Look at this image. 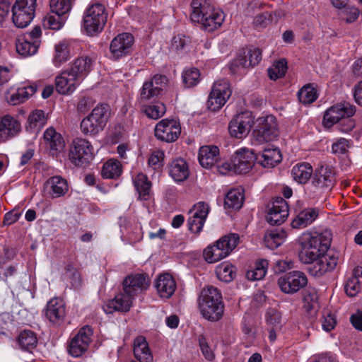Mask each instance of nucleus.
Returning <instances> with one entry per match:
<instances>
[{
  "instance_id": "nucleus-1",
  "label": "nucleus",
  "mask_w": 362,
  "mask_h": 362,
  "mask_svg": "<svg viewBox=\"0 0 362 362\" xmlns=\"http://www.w3.org/2000/svg\"><path fill=\"white\" fill-rule=\"evenodd\" d=\"M332 240V233L325 230L322 233H304L300 239L299 259L304 264H311L310 274L315 276L333 270L338 262L332 252H327Z\"/></svg>"
},
{
  "instance_id": "nucleus-2",
  "label": "nucleus",
  "mask_w": 362,
  "mask_h": 362,
  "mask_svg": "<svg viewBox=\"0 0 362 362\" xmlns=\"http://www.w3.org/2000/svg\"><path fill=\"white\" fill-rule=\"evenodd\" d=\"M198 303L200 313L205 319L216 322L222 317L224 305L217 288L213 286L204 287L199 294Z\"/></svg>"
},
{
  "instance_id": "nucleus-3",
  "label": "nucleus",
  "mask_w": 362,
  "mask_h": 362,
  "mask_svg": "<svg viewBox=\"0 0 362 362\" xmlns=\"http://www.w3.org/2000/svg\"><path fill=\"white\" fill-rule=\"evenodd\" d=\"M110 108L107 104H99L81 122L80 129L83 134L95 136L103 131L110 117Z\"/></svg>"
},
{
  "instance_id": "nucleus-4",
  "label": "nucleus",
  "mask_w": 362,
  "mask_h": 362,
  "mask_svg": "<svg viewBox=\"0 0 362 362\" xmlns=\"http://www.w3.org/2000/svg\"><path fill=\"white\" fill-rule=\"evenodd\" d=\"M239 240L240 236L237 233L223 236L204 250V259L209 263H215L224 259L237 247Z\"/></svg>"
},
{
  "instance_id": "nucleus-5",
  "label": "nucleus",
  "mask_w": 362,
  "mask_h": 362,
  "mask_svg": "<svg viewBox=\"0 0 362 362\" xmlns=\"http://www.w3.org/2000/svg\"><path fill=\"white\" fill-rule=\"evenodd\" d=\"M107 13L105 5L92 1L83 15V27L88 35L100 33L107 22Z\"/></svg>"
},
{
  "instance_id": "nucleus-6",
  "label": "nucleus",
  "mask_w": 362,
  "mask_h": 362,
  "mask_svg": "<svg viewBox=\"0 0 362 362\" xmlns=\"http://www.w3.org/2000/svg\"><path fill=\"white\" fill-rule=\"evenodd\" d=\"M37 0H16L12 6V21L20 28L28 26L33 21Z\"/></svg>"
},
{
  "instance_id": "nucleus-7",
  "label": "nucleus",
  "mask_w": 362,
  "mask_h": 362,
  "mask_svg": "<svg viewBox=\"0 0 362 362\" xmlns=\"http://www.w3.org/2000/svg\"><path fill=\"white\" fill-rule=\"evenodd\" d=\"M256 159H257V157L251 150L246 148L239 149L235 152L233 158V165L223 163L219 168V172L222 174H226L233 169L236 173H245L252 168Z\"/></svg>"
},
{
  "instance_id": "nucleus-8",
  "label": "nucleus",
  "mask_w": 362,
  "mask_h": 362,
  "mask_svg": "<svg viewBox=\"0 0 362 362\" xmlns=\"http://www.w3.org/2000/svg\"><path fill=\"white\" fill-rule=\"evenodd\" d=\"M93 156V147L90 141L82 138H76L73 140L69 158L76 166H81L89 163Z\"/></svg>"
},
{
  "instance_id": "nucleus-9",
  "label": "nucleus",
  "mask_w": 362,
  "mask_h": 362,
  "mask_svg": "<svg viewBox=\"0 0 362 362\" xmlns=\"http://www.w3.org/2000/svg\"><path fill=\"white\" fill-rule=\"evenodd\" d=\"M232 90L230 85L225 79L216 81L209 93L207 106L211 111L220 110L230 97Z\"/></svg>"
},
{
  "instance_id": "nucleus-10",
  "label": "nucleus",
  "mask_w": 362,
  "mask_h": 362,
  "mask_svg": "<svg viewBox=\"0 0 362 362\" xmlns=\"http://www.w3.org/2000/svg\"><path fill=\"white\" fill-rule=\"evenodd\" d=\"M253 135L255 140L259 143L270 141L276 139L279 136L276 117L271 115L259 117Z\"/></svg>"
},
{
  "instance_id": "nucleus-11",
  "label": "nucleus",
  "mask_w": 362,
  "mask_h": 362,
  "mask_svg": "<svg viewBox=\"0 0 362 362\" xmlns=\"http://www.w3.org/2000/svg\"><path fill=\"white\" fill-rule=\"evenodd\" d=\"M93 329L86 325L81 328L68 343V353L73 357L82 356L88 349L91 342Z\"/></svg>"
},
{
  "instance_id": "nucleus-12",
  "label": "nucleus",
  "mask_w": 362,
  "mask_h": 362,
  "mask_svg": "<svg viewBox=\"0 0 362 362\" xmlns=\"http://www.w3.org/2000/svg\"><path fill=\"white\" fill-rule=\"evenodd\" d=\"M356 112V107L349 102L335 104L328 108L324 115L323 124L331 127L340 120L351 117Z\"/></svg>"
},
{
  "instance_id": "nucleus-13",
  "label": "nucleus",
  "mask_w": 362,
  "mask_h": 362,
  "mask_svg": "<svg viewBox=\"0 0 362 362\" xmlns=\"http://www.w3.org/2000/svg\"><path fill=\"white\" fill-rule=\"evenodd\" d=\"M308 284L306 275L300 271H292L281 275L278 279L281 291L286 294H293Z\"/></svg>"
},
{
  "instance_id": "nucleus-14",
  "label": "nucleus",
  "mask_w": 362,
  "mask_h": 362,
  "mask_svg": "<svg viewBox=\"0 0 362 362\" xmlns=\"http://www.w3.org/2000/svg\"><path fill=\"white\" fill-rule=\"evenodd\" d=\"M180 134V124L175 119H163L156 124L154 129L156 138L166 143L175 141Z\"/></svg>"
},
{
  "instance_id": "nucleus-15",
  "label": "nucleus",
  "mask_w": 362,
  "mask_h": 362,
  "mask_svg": "<svg viewBox=\"0 0 362 362\" xmlns=\"http://www.w3.org/2000/svg\"><path fill=\"white\" fill-rule=\"evenodd\" d=\"M254 124V117L249 111L236 115L229 122L228 131L232 137L242 139L250 132Z\"/></svg>"
},
{
  "instance_id": "nucleus-16",
  "label": "nucleus",
  "mask_w": 362,
  "mask_h": 362,
  "mask_svg": "<svg viewBox=\"0 0 362 362\" xmlns=\"http://www.w3.org/2000/svg\"><path fill=\"white\" fill-rule=\"evenodd\" d=\"M134 43V36L129 33H122L115 36L110 45L111 57L119 59L129 54Z\"/></svg>"
},
{
  "instance_id": "nucleus-17",
  "label": "nucleus",
  "mask_w": 362,
  "mask_h": 362,
  "mask_svg": "<svg viewBox=\"0 0 362 362\" xmlns=\"http://www.w3.org/2000/svg\"><path fill=\"white\" fill-rule=\"evenodd\" d=\"M210 211L208 203L199 202L195 204L189 211V216L187 220L189 229L194 233H199L202 230L207 216Z\"/></svg>"
},
{
  "instance_id": "nucleus-18",
  "label": "nucleus",
  "mask_w": 362,
  "mask_h": 362,
  "mask_svg": "<svg viewBox=\"0 0 362 362\" xmlns=\"http://www.w3.org/2000/svg\"><path fill=\"white\" fill-rule=\"evenodd\" d=\"M81 80L68 69L63 70L55 78L57 91L62 95H71L77 89Z\"/></svg>"
},
{
  "instance_id": "nucleus-19",
  "label": "nucleus",
  "mask_w": 362,
  "mask_h": 362,
  "mask_svg": "<svg viewBox=\"0 0 362 362\" xmlns=\"http://www.w3.org/2000/svg\"><path fill=\"white\" fill-rule=\"evenodd\" d=\"M37 87L35 85H27L16 87L11 86L4 93L5 100L11 105L24 103L35 94Z\"/></svg>"
},
{
  "instance_id": "nucleus-20",
  "label": "nucleus",
  "mask_w": 362,
  "mask_h": 362,
  "mask_svg": "<svg viewBox=\"0 0 362 362\" xmlns=\"http://www.w3.org/2000/svg\"><path fill=\"white\" fill-rule=\"evenodd\" d=\"M335 172L332 167L324 165L317 168L313 177L312 183L317 189H331L335 182Z\"/></svg>"
},
{
  "instance_id": "nucleus-21",
  "label": "nucleus",
  "mask_w": 362,
  "mask_h": 362,
  "mask_svg": "<svg viewBox=\"0 0 362 362\" xmlns=\"http://www.w3.org/2000/svg\"><path fill=\"white\" fill-rule=\"evenodd\" d=\"M68 192L69 185L67 180L59 175L49 177L43 186L45 195L51 199L62 197Z\"/></svg>"
},
{
  "instance_id": "nucleus-22",
  "label": "nucleus",
  "mask_w": 362,
  "mask_h": 362,
  "mask_svg": "<svg viewBox=\"0 0 362 362\" xmlns=\"http://www.w3.org/2000/svg\"><path fill=\"white\" fill-rule=\"evenodd\" d=\"M288 216V206L282 198H276L269 209L266 219L272 226L283 223Z\"/></svg>"
},
{
  "instance_id": "nucleus-23",
  "label": "nucleus",
  "mask_w": 362,
  "mask_h": 362,
  "mask_svg": "<svg viewBox=\"0 0 362 362\" xmlns=\"http://www.w3.org/2000/svg\"><path fill=\"white\" fill-rule=\"evenodd\" d=\"M47 320L53 325H60L66 315L65 304L62 299L53 298L49 300L44 310Z\"/></svg>"
},
{
  "instance_id": "nucleus-24",
  "label": "nucleus",
  "mask_w": 362,
  "mask_h": 362,
  "mask_svg": "<svg viewBox=\"0 0 362 362\" xmlns=\"http://www.w3.org/2000/svg\"><path fill=\"white\" fill-rule=\"evenodd\" d=\"M150 285L149 279L144 274H134L127 276L123 281V291L133 297L146 290Z\"/></svg>"
},
{
  "instance_id": "nucleus-25",
  "label": "nucleus",
  "mask_w": 362,
  "mask_h": 362,
  "mask_svg": "<svg viewBox=\"0 0 362 362\" xmlns=\"http://www.w3.org/2000/svg\"><path fill=\"white\" fill-rule=\"evenodd\" d=\"M95 59L88 55L78 56L69 64L68 69L81 81L91 71Z\"/></svg>"
},
{
  "instance_id": "nucleus-26",
  "label": "nucleus",
  "mask_w": 362,
  "mask_h": 362,
  "mask_svg": "<svg viewBox=\"0 0 362 362\" xmlns=\"http://www.w3.org/2000/svg\"><path fill=\"white\" fill-rule=\"evenodd\" d=\"M168 79L165 76L155 75L149 81L145 82L141 89V98L149 100L160 94L165 87Z\"/></svg>"
},
{
  "instance_id": "nucleus-27",
  "label": "nucleus",
  "mask_w": 362,
  "mask_h": 362,
  "mask_svg": "<svg viewBox=\"0 0 362 362\" xmlns=\"http://www.w3.org/2000/svg\"><path fill=\"white\" fill-rule=\"evenodd\" d=\"M71 57V47L69 41L63 40L54 44L51 62L55 68H60L69 62Z\"/></svg>"
},
{
  "instance_id": "nucleus-28",
  "label": "nucleus",
  "mask_w": 362,
  "mask_h": 362,
  "mask_svg": "<svg viewBox=\"0 0 362 362\" xmlns=\"http://www.w3.org/2000/svg\"><path fill=\"white\" fill-rule=\"evenodd\" d=\"M158 295L161 298H169L175 293L177 285L172 275L168 273L158 276L154 282Z\"/></svg>"
},
{
  "instance_id": "nucleus-29",
  "label": "nucleus",
  "mask_w": 362,
  "mask_h": 362,
  "mask_svg": "<svg viewBox=\"0 0 362 362\" xmlns=\"http://www.w3.org/2000/svg\"><path fill=\"white\" fill-rule=\"evenodd\" d=\"M21 131L20 122L9 115L0 117V139L6 141L18 135Z\"/></svg>"
},
{
  "instance_id": "nucleus-30",
  "label": "nucleus",
  "mask_w": 362,
  "mask_h": 362,
  "mask_svg": "<svg viewBox=\"0 0 362 362\" xmlns=\"http://www.w3.org/2000/svg\"><path fill=\"white\" fill-rule=\"evenodd\" d=\"M133 296L130 294L122 293H118L114 299L109 300L103 305V310L106 313H112L114 311L127 312L132 304Z\"/></svg>"
},
{
  "instance_id": "nucleus-31",
  "label": "nucleus",
  "mask_w": 362,
  "mask_h": 362,
  "mask_svg": "<svg viewBox=\"0 0 362 362\" xmlns=\"http://www.w3.org/2000/svg\"><path fill=\"white\" fill-rule=\"evenodd\" d=\"M43 139L46 146L53 153L62 151L65 147V141L62 136L53 127H49L45 130Z\"/></svg>"
},
{
  "instance_id": "nucleus-32",
  "label": "nucleus",
  "mask_w": 362,
  "mask_h": 362,
  "mask_svg": "<svg viewBox=\"0 0 362 362\" xmlns=\"http://www.w3.org/2000/svg\"><path fill=\"white\" fill-rule=\"evenodd\" d=\"M219 159V149L217 146H204L199 151V161L200 165L206 168L214 165Z\"/></svg>"
},
{
  "instance_id": "nucleus-33",
  "label": "nucleus",
  "mask_w": 362,
  "mask_h": 362,
  "mask_svg": "<svg viewBox=\"0 0 362 362\" xmlns=\"http://www.w3.org/2000/svg\"><path fill=\"white\" fill-rule=\"evenodd\" d=\"M169 174L175 182L185 180L189 175L187 162L182 158L173 160L169 166Z\"/></svg>"
},
{
  "instance_id": "nucleus-34",
  "label": "nucleus",
  "mask_w": 362,
  "mask_h": 362,
  "mask_svg": "<svg viewBox=\"0 0 362 362\" xmlns=\"http://www.w3.org/2000/svg\"><path fill=\"white\" fill-rule=\"evenodd\" d=\"M319 209L317 208H307L298 213L292 221L294 228H303L311 224L318 216Z\"/></svg>"
},
{
  "instance_id": "nucleus-35",
  "label": "nucleus",
  "mask_w": 362,
  "mask_h": 362,
  "mask_svg": "<svg viewBox=\"0 0 362 362\" xmlns=\"http://www.w3.org/2000/svg\"><path fill=\"white\" fill-rule=\"evenodd\" d=\"M224 18V13L221 10L214 8L199 24L205 30L212 32L222 25Z\"/></svg>"
},
{
  "instance_id": "nucleus-36",
  "label": "nucleus",
  "mask_w": 362,
  "mask_h": 362,
  "mask_svg": "<svg viewBox=\"0 0 362 362\" xmlns=\"http://www.w3.org/2000/svg\"><path fill=\"white\" fill-rule=\"evenodd\" d=\"M190 18L194 23H200L214 8L206 0H193L191 4Z\"/></svg>"
},
{
  "instance_id": "nucleus-37",
  "label": "nucleus",
  "mask_w": 362,
  "mask_h": 362,
  "mask_svg": "<svg viewBox=\"0 0 362 362\" xmlns=\"http://www.w3.org/2000/svg\"><path fill=\"white\" fill-rule=\"evenodd\" d=\"M134 354L140 362H152L153 355L146 339L139 336L134 341Z\"/></svg>"
},
{
  "instance_id": "nucleus-38",
  "label": "nucleus",
  "mask_w": 362,
  "mask_h": 362,
  "mask_svg": "<svg viewBox=\"0 0 362 362\" xmlns=\"http://www.w3.org/2000/svg\"><path fill=\"white\" fill-rule=\"evenodd\" d=\"M258 162L264 168L274 167L281 160V154L277 148L267 147L257 157Z\"/></svg>"
},
{
  "instance_id": "nucleus-39",
  "label": "nucleus",
  "mask_w": 362,
  "mask_h": 362,
  "mask_svg": "<svg viewBox=\"0 0 362 362\" xmlns=\"http://www.w3.org/2000/svg\"><path fill=\"white\" fill-rule=\"evenodd\" d=\"M134 187L139 194L141 200H148L151 197V182L147 176L142 173H138L133 180Z\"/></svg>"
},
{
  "instance_id": "nucleus-40",
  "label": "nucleus",
  "mask_w": 362,
  "mask_h": 362,
  "mask_svg": "<svg viewBox=\"0 0 362 362\" xmlns=\"http://www.w3.org/2000/svg\"><path fill=\"white\" fill-rule=\"evenodd\" d=\"M313 174V167L308 163H298L291 170V175L293 180L299 184H305Z\"/></svg>"
},
{
  "instance_id": "nucleus-41",
  "label": "nucleus",
  "mask_w": 362,
  "mask_h": 362,
  "mask_svg": "<svg viewBox=\"0 0 362 362\" xmlns=\"http://www.w3.org/2000/svg\"><path fill=\"white\" fill-rule=\"evenodd\" d=\"M244 201L243 189L233 188L228 191L224 200L225 208L239 209L242 207Z\"/></svg>"
},
{
  "instance_id": "nucleus-42",
  "label": "nucleus",
  "mask_w": 362,
  "mask_h": 362,
  "mask_svg": "<svg viewBox=\"0 0 362 362\" xmlns=\"http://www.w3.org/2000/svg\"><path fill=\"white\" fill-rule=\"evenodd\" d=\"M17 52L23 57H29L35 54L39 48L37 41H30L25 37L17 39L16 44Z\"/></svg>"
},
{
  "instance_id": "nucleus-43",
  "label": "nucleus",
  "mask_w": 362,
  "mask_h": 362,
  "mask_svg": "<svg viewBox=\"0 0 362 362\" xmlns=\"http://www.w3.org/2000/svg\"><path fill=\"white\" fill-rule=\"evenodd\" d=\"M47 123L45 112L41 110H33L28 116L26 129L32 132H38Z\"/></svg>"
},
{
  "instance_id": "nucleus-44",
  "label": "nucleus",
  "mask_w": 362,
  "mask_h": 362,
  "mask_svg": "<svg viewBox=\"0 0 362 362\" xmlns=\"http://www.w3.org/2000/svg\"><path fill=\"white\" fill-rule=\"evenodd\" d=\"M122 172L120 162L115 159H110L103 164L101 174L103 178L115 179L121 175Z\"/></svg>"
},
{
  "instance_id": "nucleus-45",
  "label": "nucleus",
  "mask_w": 362,
  "mask_h": 362,
  "mask_svg": "<svg viewBox=\"0 0 362 362\" xmlns=\"http://www.w3.org/2000/svg\"><path fill=\"white\" fill-rule=\"evenodd\" d=\"M286 234L283 230L275 229L268 232L264 236V243L267 247L274 250L281 245L286 240Z\"/></svg>"
},
{
  "instance_id": "nucleus-46",
  "label": "nucleus",
  "mask_w": 362,
  "mask_h": 362,
  "mask_svg": "<svg viewBox=\"0 0 362 362\" xmlns=\"http://www.w3.org/2000/svg\"><path fill=\"white\" fill-rule=\"evenodd\" d=\"M242 52L243 56H241L239 60L243 67L254 66L262 59V52L259 49L254 48L248 50L247 53L245 51Z\"/></svg>"
},
{
  "instance_id": "nucleus-47",
  "label": "nucleus",
  "mask_w": 362,
  "mask_h": 362,
  "mask_svg": "<svg viewBox=\"0 0 362 362\" xmlns=\"http://www.w3.org/2000/svg\"><path fill=\"white\" fill-rule=\"evenodd\" d=\"M75 0H50L49 6L52 13L67 16L70 13Z\"/></svg>"
},
{
  "instance_id": "nucleus-48",
  "label": "nucleus",
  "mask_w": 362,
  "mask_h": 362,
  "mask_svg": "<svg viewBox=\"0 0 362 362\" xmlns=\"http://www.w3.org/2000/svg\"><path fill=\"white\" fill-rule=\"evenodd\" d=\"M298 97L300 103L308 105L316 100L318 94L316 88L312 84H306L298 90Z\"/></svg>"
},
{
  "instance_id": "nucleus-49",
  "label": "nucleus",
  "mask_w": 362,
  "mask_h": 362,
  "mask_svg": "<svg viewBox=\"0 0 362 362\" xmlns=\"http://www.w3.org/2000/svg\"><path fill=\"white\" fill-rule=\"evenodd\" d=\"M287 62L285 59H280L275 61L268 68V76L272 80H276L285 76L287 71Z\"/></svg>"
},
{
  "instance_id": "nucleus-50",
  "label": "nucleus",
  "mask_w": 362,
  "mask_h": 362,
  "mask_svg": "<svg viewBox=\"0 0 362 362\" xmlns=\"http://www.w3.org/2000/svg\"><path fill=\"white\" fill-rule=\"evenodd\" d=\"M18 341L22 349L28 351L34 349L37 344V337L30 330H24L21 332Z\"/></svg>"
},
{
  "instance_id": "nucleus-51",
  "label": "nucleus",
  "mask_w": 362,
  "mask_h": 362,
  "mask_svg": "<svg viewBox=\"0 0 362 362\" xmlns=\"http://www.w3.org/2000/svg\"><path fill=\"white\" fill-rule=\"evenodd\" d=\"M303 307L311 315L317 312L319 308L318 295L314 288H309L306 291Z\"/></svg>"
},
{
  "instance_id": "nucleus-52",
  "label": "nucleus",
  "mask_w": 362,
  "mask_h": 362,
  "mask_svg": "<svg viewBox=\"0 0 362 362\" xmlns=\"http://www.w3.org/2000/svg\"><path fill=\"white\" fill-rule=\"evenodd\" d=\"M268 267V262L266 259L257 261L253 269L249 270L246 276L251 281L260 280L266 275Z\"/></svg>"
},
{
  "instance_id": "nucleus-53",
  "label": "nucleus",
  "mask_w": 362,
  "mask_h": 362,
  "mask_svg": "<svg viewBox=\"0 0 362 362\" xmlns=\"http://www.w3.org/2000/svg\"><path fill=\"white\" fill-rule=\"evenodd\" d=\"M216 274L221 281L230 282L235 276V267L228 262H223L216 267Z\"/></svg>"
},
{
  "instance_id": "nucleus-54",
  "label": "nucleus",
  "mask_w": 362,
  "mask_h": 362,
  "mask_svg": "<svg viewBox=\"0 0 362 362\" xmlns=\"http://www.w3.org/2000/svg\"><path fill=\"white\" fill-rule=\"evenodd\" d=\"M67 16L54 13L47 15L43 20V25L49 29L59 30L64 25Z\"/></svg>"
},
{
  "instance_id": "nucleus-55",
  "label": "nucleus",
  "mask_w": 362,
  "mask_h": 362,
  "mask_svg": "<svg viewBox=\"0 0 362 362\" xmlns=\"http://www.w3.org/2000/svg\"><path fill=\"white\" fill-rule=\"evenodd\" d=\"M142 110L148 118L153 119H158L163 116L166 112L165 105L162 103L144 106Z\"/></svg>"
},
{
  "instance_id": "nucleus-56",
  "label": "nucleus",
  "mask_w": 362,
  "mask_h": 362,
  "mask_svg": "<svg viewBox=\"0 0 362 362\" xmlns=\"http://www.w3.org/2000/svg\"><path fill=\"white\" fill-rule=\"evenodd\" d=\"M182 77L185 86L187 88L197 86L201 80L200 72L196 68H189L185 70Z\"/></svg>"
},
{
  "instance_id": "nucleus-57",
  "label": "nucleus",
  "mask_w": 362,
  "mask_h": 362,
  "mask_svg": "<svg viewBox=\"0 0 362 362\" xmlns=\"http://www.w3.org/2000/svg\"><path fill=\"white\" fill-rule=\"evenodd\" d=\"M266 322L269 327L280 329L283 324L281 313L276 308H269L266 313Z\"/></svg>"
},
{
  "instance_id": "nucleus-58",
  "label": "nucleus",
  "mask_w": 362,
  "mask_h": 362,
  "mask_svg": "<svg viewBox=\"0 0 362 362\" xmlns=\"http://www.w3.org/2000/svg\"><path fill=\"white\" fill-rule=\"evenodd\" d=\"M344 290L349 296H356L361 290V285L358 276H351L349 277L345 283Z\"/></svg>"
},
{
  "instance_id": "nucleus-59",
  "label": "nucleus",
  "mask_w": 362,
  "mask_h": 362,
  "mask_svg": "<svg viewBox=\"0 0 362 362\" xmlns=\"http://www.w3.org/2000/svg\"><path fill=\"white\" fill-rule=\"evenodd\" d=\"M350 148V141L344 138H340L333 142L332 152L336 155L345 154Z\"/></svg>"
},
{
  "instance_id": "nucleus-60",
  "label": "nucleus",
  "mask_w": 362,
  "mask_h": 362,
  "mask_svg": "<svg viewBox=\"0 0 362 362\" xmlns=\"http://www.w3.org/2000/svg\"><path fill=\"white\" fill-rule=\"evenodd\" d=\"M199 346L202 354L208 361H213L215 358L214 351L209 347L206 338L204 336H200L199 338Z\"/></svg>"
},
{
  "instance_id": "nucleus-61",
  "label": "nucleus",
  "mask_w": 362,
  "mask_h": 362,
  "mask_svg": "<svg viewBox=\"0 0 362 362\" xmlns=\"http://www.w3.org/2000/svg\"><path fill=\"white\" fill-rule=\"evenodd\" d=\"M164 158V152L160 150L153 151L148 158V165L153 169L158 168L162 165V161Z\"/></svg>"
},
{
  "instance_id": "nucleus-62",
  "label": "nucleus",
  "mask_w": 362,
  "mask_h": 362,
  "mask_svg": "<svg viewBox=\"0 0 362 362\" xmlns=\"http://www.w3.org/2000/svg\"><path fill=\"white\" fill-rule=\"evenodd\" d=\"M93 101L90 97H83L78 103L76 109L79 113L87 112L93 105Z\"/></svg>"
},
{
  "instance_id": "nucleus-63",
  "label": "nucleus",
  "mask_w": 362,
  "mask_h": 362,
  "mask_svg": "<svg viewBox=\"0 0 362 362\" xmlns=\"http://www.w3.org/2000/svg\"><path fill=\"white\" fill-rule=\"evenodd\" d=\"M336 325L337 320L332 314L328 313L324 316L322 327L325 331L330 332L335 327Z\"/></svg>"
},
{
  "instance_id": "nucleus-64",
  "label": "nucleus",
  "mask_w": 362,
  "mask_h": 362,
  "mask_svg": "<svg viewBox=\"0 0 362 362\" xmlns=\"http://www.w3.org/2000/svg\"><path fill=\"white\" fill-rule=\"evenodd\" d=\"M308 362H337L335 357L330 354H322L312 356Z\"/></svg>"
}]
</instances>
